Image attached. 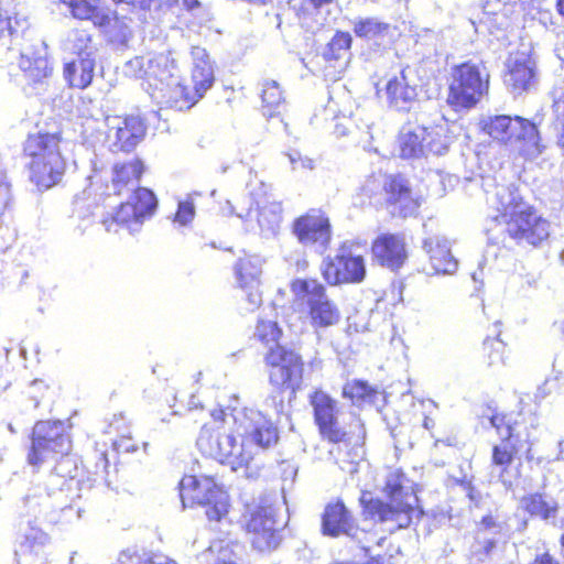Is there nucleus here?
<instances>
[{
  "instance_id": "1",
  "label": "nucleus",
  "mask_w": 564,
  "mask_h": 564,
  "mask_svg": "<svg viewBox=\"0 0 564 564\" xmlns=\"http://www.w3.org/2000/svg\"><path fill=\"white\" fill-rule=\"evenodd\" d=\"M210 415L215 423L227 422V417L231 416L241 441L238 443L236 436L224 427L205 424L197 438V446L203 454L229 465L232 470L248 466L259 448L269 447L278 440L276 429L258 410L243 409L236 414H227L219 409Z\"/></svg>"
},
{
  "instance_id": "2",
  "label": "nucleus",
  "mask_w": 564,
  "mask_h": 564,
  "mask_svg": "<svg viewBox=\"0 0 564 564\" xmlns=\"http://www.w3.org/2000/svg\"><path fill=\"white\" fill-rule=\"evenodd\" d=\"M123 74L142 79L143 89L162 107L189 109L202 98L182 84L177 65L167 54L135 56L123 65Z\"/></svg>"
},
{
  "instance_id": "3",
  "label": "nucleus",
  "mask_w": 564,
  "mask_h": 564,
  "mask_svg": "<svg viewBox=\"0 0 564 564\" xmlns=\"http://www.w3.org/2000/svg\"><path fill=\"white\" fill-rule=\"evenodd\" d=\"M257 338L268 347L264 355L269 367V381L278 390H290L293 394L301 389L303 361L294 350L279 344L282 330L276 322L260 319L256 329Z\"/></svg>"
},
{
  "instance_id": "4",
  "label": "nucleus",
  "mask_w": 564,
  "mask_h": 564,
  "mask_svg": "<svg viewBox=\"0 0 564 564\" xmlns=\"http://www.w3.org/2000/svg\"><path fill=\"white\" fill-rule=\"evenodd\" d=\"M59 133L30 134L24 142V155L29 159L30 180L39 188H51L57 184L66 169L61 153Z\"/></svg>"
},
{
  "instance_id": "5",
  "label": "nucleus",
  "mask_w": 564,
  "mask_h": 564,
  "mask_svg": "<svg viewBox=\"0 0 564 564\" xmlns=\"http://www.w3.org/2000/svg\"><path fill=\"white\" fill-rule=\"evenodd\" d=\"M383 492L388 498L387 502L379 499L366 502V495H362L361 502L366 503V511L380 522L393 523V529L409 527L417 503L410 480L402 471L392 470L387 476Z\"/></svg>"
},
{
  "instance_id": "6",
  "label": "nucleus",
  "mask_w": 564,
  "mask_h": 564,
  "mask_svg": "<svg viewBox=\"0 0 564 564\" xmlns=\"http://www.w3.org/2000/svg\"><path fill=\"white\" fill-rule=\"evenodd\" d=\"M454 141V133L447 122L433 127L405 126L398 137L399 155L406 160H422L430 154L443 155Z\"/></svg>"
},
{
  "instance_id": "7",
  "label": "nucleus",
  "mask_w": 564,
  "mask_h": 564,
  "mask_svg": "<svg viewBox=\"0 0 564 564\" xmlns=\"http://www.w3.org/2000/svg\"><path fill=\"white\" fill-rule=\"evenodd\" d=\"M291 289L295 304L307 311L313 327H329L338 323L339 310L316 280H295Z\"/></svg>"
},
{
  "instance_id": "8",
  "label": "nucleus",
  "mask_w": 564,
  "mask_h": 564,
  "mask_svg": "<svg viewBox=\"0 0 564 564\" xmlns=\"http://www.w3.org/2000/svg\"><path fill=\"white\" fill-rule=\"evenodd\" d=\"M180 497L184 507L188 502L207 506L209 520L219 521L228 512V495L208 476H184L180 481Z\"/></svg>"
},
{
  "instance_id": "9",
  "label": "nucleus",
  "mask_w": 564,
  "mask_h": 564,
  "mask_svg": "<svg viewBox=\"0 0 564 564\" xmlns=\"http://www.w3.org/2000/svg\"><path fill=\"white\" fill-rule=\"evenodd\" d=\"M488 89V80L478 66L464 63L455 67L448 88L447 102L455 110L475 107Z\"/></svg>"
},
{
  "instance_id": "10",
  "label": "nucleus",
  "mask_w": 564,
  "mask_h": 564,
  "mask_svg": "<svg viewBox=\"0 0 564 564\" xmlns=\"http://www.w3.org/2000/svg\"><path fill=\"white\" fill-rule=\"evenodd\" d=\"M69 449L70 441L62 421H40L33 427L28 463L37 468L46 459L56 454L66 455Z\"/></svg>"
},
{
  "instance_id": "11",
  "label": "nucleus",
  "mask_w": 564,
  "mask_h": 564,
  "mask_svg": "<svg viewBox=\"0 0 564 564\" xmlns=\"http://www.w3.org/2000/svg\"><path fill=\"white\" fill-rule=\"evenodd\" d=\"M158 200L153 192L145 187L137 188L126 203H122L115 215L102 220L107 231L126 228L130 234L140 231L144 220L151 217Z\"/></svg>"
},
{
  "instance_id": "12",
  "label": "nucleus",
  "mask_w": 564,
  "mask_h": 564,
  "mask_svg": "<svg viewBox=\"0 0 564 564\" xmlns=\"http://www.w3.org/2000/svg\"><path fill=\"white\" fill-rule=\"evenodd\" d=\"M249 191L251 204L248 207L238 206L236 210L237 217L246 223L253 219V214L258 226L265 237L275 236L282 223V205L279 202L269 200L268 186L258 182L256 185L250 184Z\"/></svg>"
},
{
  "instance_id": "13",
  "label": "nucleus",
  "mask_w": 564,
  "mask_h": 564,
  "mask_svg": "<svg viewBox=\"0 0 564 564\" xmlns=\"http://www.w3.org/2000/svg\"><path fill=\"white\" fill-rule=\"evenodd\" d=\"M501 225L505 226L506 235L519 246L539 247L551 235V223L530 205L520 206Z\"/></svg>"
},
{
  "instance_id": "14",
  "label": "nucleus",
  "mask_w": 564,
  "mask_h": 564,
  "mask_svg": "<svg viewBox=\"0 0 564 564\" xmlns=\"http://www.w3.org/2000/svg\"><path fill=\"white\" fill-rule=\"evenodd\" d=\"M68 6L74 18L90 20L96 26L109 32L113 40L126 43L130 31L123 21H120L115 11L105 6L104 0H62Z\"/></svg>"
},
{
  "instance_id": "15",
  "label": "nucleus",
  "mask_w": 564,
  "mask_h": 564,
  "mask_svg": "<svg viewBox=\"0 0 564 564\" xmlns=\"http://www.w3.org/2000/svg\"><path fill=\"white\" fill-rule=\"evenodd\" d=\"M517 7L516 2L487 0L479 20L480 29L488 31L497 41L506 42L509 30L519 26V18L523 15Z\"/></svg>"
},
{
  "instance_id": "16",
  "label": "nucleus",
  "mask_w": 564,
  "mask_h": 564,
  "mask_svg": "<svg viewBox=\"0 0 564 564\" xmlns=\"http://www.w3.org/2000/svg\"><path fill=\"white\" fill-rule=\"evenodd\" d=\"M292 231L303 246L315 247L323 252L332 239V229L328 217L318 209H311L296 218Z\"/></svg>"
},
{
  "instance_id": "17",
  "label": "nucleus",
  "mask_w": 564,
  "mask_h": 564,
  "mask_svg": "<svg viewBox=\"0 0 564 564\" xmlns=\"http://www.w3.org/2000/svg\"><path fill=\"white\" fill-rule=\"evenodd\" d=\"M275 513V508L267 501L249 511L246 528L252 534V545L261 552L274 549L279 543Z\"/></svg>"
},
{
  "instance_id": "18",
  "label": "nucleus",
  "mask_w": 564,
  "mask_h": 564,
  "mask_svg": "<svg viewBox=\"0 0 564 564\" xmlns=\"http://www.w3.org/2000/svg\"><path fill=\"white\" fill-rule=\"evenodd\" d=\"M106 139L112 152H130L143 138L145 126L138 117L108 116L104 120Z\"/></svg>"
},
{
  "instance_id": "19",
  "label": "nucleus",
  "mask_w": 564,
  "mask_h": 564,
  "mask_svg": "<svg viewBox=\"0 0 564 564\" xmlns=\"http://www.w3.org/2000/svg\"><path fill=\"white\" fill-rule=\"evenodd\" d=\"M532 50L531 42L522 43L521 47L511 53L507 61L505 84L514 95L529 90L534 83L535 62L532 58Z\"/></svg>"
},
{
  "instance_id": "20",
  "label": "nucleus",
  "mask_w": 564,
  "mask_h": 564,
  "mask_svg": "<svg viewBox=\"0 0 564 564\" xmlns=\"http://www.w3.org/2000/svg\"><path fill=\"white\" fill-rule=\"evenodd\" d=\"M324 279L330 285L361 282L366 274L365 260L361 256L340 253L326 258L322 263Z\"/></svg>"
},
{
  "instance_id": "21",
  "label": "nucleus",
  "mask_w": 564,
  "mask_h": 564,
  "mask_svg": "<svg viewBox=\"0 0 564 564\" xmlns=\"http://www.w3.org/2000/svg\"><path fill=\"white\" fill-rule=\"evenodd\" d=\"M311 404L319 431L326 438L333 443L349 440L350 432L339 425L337 402L334 399L323 391H316L311 397Z\"/></svg>"
},
{
  "instance_id": "22",
  "label": "nucleus",
  "mask_w": 564,
  "mask_h": 564,
  "mask_svg": "<svg viewBox=\"0 0 564 564\" xmlns=\"http://www.w3.org/2000/svg\"><path fill=\"white\" fill-rule=\"evenodd\" d=\"M263 259L259 256L240 258L235 265L239 286L247 293L248 310L253 311L262 301L259 291Z\"/></svg>"
},
{
  "instance_id": "23",
  "label": "nucleus",
  "mask_w": 564,
  "mask_h": 564,
  "mask_svg": "<svg viewBox=\"0 0 564 564\" xmlns=\"http://www.w3.org/2000/svg\"><path fill=\"white\" fill-rule=\"evenodd\" d=\"M423 249L429 256L427 274H454L458 260L452 253L449 240L442 235H433L423 240Z\"/></svg>"
},
{
  "instance_id": "24",
  "label": "nucleus",
  "mask_w": 564,
  "mask_h": 564,
  "mask_svg": "<svg viewBox=\"0 0 564 564\" xmlns=\"http://www.w3.org/2000/svg\"><path fill=\"white\" fill-rule=\"evenodd\" d=\"M376 260L391 270L401 268L408 259L405 238L401 234H382L372 243Z\"/></svg>"
},
{
  "instance_id": "25",
  "label": "nucleus",
  "mask_w": 564,
  "mask_h": 564,
  "mask_svg": "<svg viewBox=\"0 0 564 564\" xmlns=\"http://www.w3.org/2000/svg\"><path fill=\"white\" fill-rule=\"evenodd\" d=\"M416 87L415 70L410 66L403 67L398 75L391 77L387 83L386 91L390 105L400 110L408 109L417 96Z\"/></svg>"
},
{
  "instance_id": "26",
  "label": "nucleus",
  "mask_w": 564,
  "mask_h": 564,
  "mask_svg": "<svg viewBox=\"0 0 564 564\" xmlns=\"http://www.w3.org/2000/svg\"><path fill=\"white\" fill-rule=\"evenodd\" d=\"M384 188L388 207L393 216L405 218L415 215L420 207V202L413 196L404 180L393 177L386 183Z\"/></svg>"
},
{
  "instance_id": "27",
  "label": "nucleus",
  "mask_w": 564,
  "mask_h": 564,
  "mask_svg": "<svg viewBox=\"0 0 564 564\" xmlns=\"http://www.w3.org/2000/svg\"><path fill=\"white\" fill-rule=\"evenodd\" d=\"M487 194V202L494 208L497 209L499 215L496 219L502 224L509 219L510 214H516L520 209V206H528L518 188L514 185H494L492 189H485Z\"/></svg>"
},
{
  "instance_id": "28",
  "label": "nucleus",
  "mask_w": 564,
  "mask_h": 564,
  "mask_svg": "<svg viewBox=\"0 0 564 564\" xmlns=\"http://www.w3.org/2000/svg\"><path fill=\"white\" fill-rule=\"evenodd\" d=\"M514 427L512 425L506 426V440H502L501 444L496 445L492 449V463L501 467L499 479L505 487L510 488L512 486V479L508 475V466L513 460V456L520 451L518 435L513 433Z\"/></svg>"
},
{
  "instance_id": "29",
  "label": "nucleus",
  "mask_w": 564,
  "mask_h": 564,
  "mask_svg": "<svg viewBox=\"0 0 564 564\" xmlns=\"http://www.w3.org/2000/svg\"><path fill=\"white\" fill-rule=\"evenodd\" d=\"M193 61L192 67V82L196 96H204L205 93L213 86L215 80L214 66L205 48L193 46L191 50Z\"/></svg>"
},
{
  "instance_id": "30",
  "label": "nucleus",
  "mask_w": 564,
  "mask_h": 564,
  "mask_svg": "<svg viewBox=\"0 0 564 564\" xmlns=\"http://www.w3.org/2000/svg\"><path fill=\"white\" fill-rule=\"evenodd\" d=\"M355 531L354 520L344 503L328 505L323 516L324 534L338 536L340 534L352 535Z\"/></svg>"
},
{
  "instance_id": "31",
  "label": "nucleus",
  "mask_w": 564,
  "mask_h": 564,
  "mask_svg": "<svg viewBox=\"0 0 564 564\" xmlns=\"http://www.w3.org/2000/svg\"><path fill=\"white\" fill-rule=\"evenodd\" d=\"M96 57H76L64 65V78L73 88H87L95 76Z\"/></svg>"
},
{
  "instance_id": "32",
  "label": "nucleus",
  "mask_w": 564,
  "mask_h": 564,
  "mask_svg": "<svg viewBox=\"0 0 564 564\" xmlns=\"http://www.w3.org/2000/svg\"><path fill=\"white\" fill-rule=\"evenodd\" d=\"M354 32L358 37L384 44L392 40L395 29L377 18H359L354 21Z\"/></svg>"
},
{
  "instance_id": "33",
  "label": "nucleus",
  "mask_w": 564,
  "mask_h": 564,
  "mask_svg": "<svg viewBox=\"0 0 564 564\" xmlns=\"http://www.w3.org/2000/svg\"><path fill=\"white\" fill-rule=\"evenodd\" d=\"M40 46H43V43H40ZM42 52L43 47L35 52L28 48L21 52L19 67L33 82H40L50 74L48 62Z\"/></svg>"
},
{
  "instance_id": "34",
  "label": "nucleus",
  "mask_w": 564,
  "mask_h": 564,
  "mask_svg": "<svg viewBox=\"0 0 564 564\" xmlns=\"http://www.w3.org/2000/svg\"><path fill=\"white\" fill-rule=\"evenodd\" d=\"M521 508L528 511L533 517H539L543 520H554L558 511L557 502L542 494H531L524 496L520 501Z\"/></svg>"
},
{
  "instance_id": "35",
  "label": "nucleus",
  "mask_w": 564,
  "mask_h": 564,
  "mask_svg": "<svg viewBox=\"0 0 564 564\" xmlns=\"http://www.w3.org/2000/svg\"><path fill=\"white\" fill-rule=\"evenodd\" d=\"M482 129L492 139L507 143L514 137V118L506 115L489 117L482 121Z\"/></svg>"
},
{
  "instance_id": "36",
  "label": "nucleus",
  "mask_w": 564,
  "mask_h": 564,
  "mask_svg": "<svg viewBox=\"0 0 564 564\" xmlns=\"http://www.w3.org/2000/svg\"><path fill=\"white\" fill-rule=\"evenodd\" d=\"M64 47L76 57L87 56L96 57V48L93 45L90 35L84 30H73L65 43Z\"/></svg>"
},
{
  "instance_id": "37",
  "label": "nucleus",
  "mask_w": 564,
  "mask_h": 564,
  "mask_svg": "<svg viewBox=\"0 0 564 564\" xmlns=\"http://www.w3.org/2000/svg\"><path fill=\"white\" fill-rule=\"evenodd\" d=\"M143 163L138 160H131L126 163H118L113 166V185L120 193V186L138 182L143 173Z\"/></svg>"
},
{
  "instance_id": "38",
  "label": "nucleus",
  "mask_w": 564,
  "mask_h": 564,
  "mask_svg": "<svg viewBox=\"0 0 564 564\" xmlns=\"http://www.w3.org/2000/svg\"><path fill=\"white\" fill-rule=\"evenodd\" d=\"M516 139L527 142L531 152L534 154L542 153L543 147L540 145V135L535 123L514 117V137Z\"/></svg>"
},
{
  "instance_id": "39",
  "label": "nucleus",
  "mask_w": 564,
  "mask_h": 564,
  "mask_svg": "<svg viewBox=\"0 0 564 564\" xmlns=\"http://www.w3.org/2000/svg\"><path fill=\"white\" fill-rule=\"evenodd\" d=\"M262 110L267 117H272L282 105L283 95L280 85L275 80H265L262 85Z\"/></svg>"
},
{
  "instance_id": "40",
  "label": "nucleus",
  "mask_w": 564,
  "mask_h": 564,
  "mask_svg": "<svg viewBox=\"0 0 564 564\" xmlns=\"http://www.w3.org/2000/svg\"><path fill=\"white\" fill-rule=\"evenodd\" d=\"M116 564H177L175 561L161 555L150 554L145 552H137L131 550L122 551Z\"/></svg>"
},
{
  "instance_id": "41",
  "label": "nucleus",
  "mask_w": 564,
  "mask_h": 564,
  "mask_svg": "<svg viewBox=\"0 0 564 564\" xmlns=\"http://www.w3.org/2000/svg\"><path fill=\"white\" fill-rule=\"evenodd\" d=\"M28 28L29 22L25 18H19L18 15L12 18L7 10L0 7V40L24 34Z\"/></svg>"
},
{
  "instance_id": "42",
  "label": "nucleus",
  "mask_w": 564,
  "mask_h": 564,
  "mask_svg": "<svg viewBox=\"0 0 564 564\" xmlns=\"http://www.w3.org/2000/svg\"><path fill=\"white\" fill-rule=\"evenodd\" d=\"M351 45V36L349 33L338 32L334 35L328 44V47L324 52V56L327 59H338L344 57Z\"/></svg>"
},
{
  "instance_id": "43",
  "label": "nucleus",
  "mask_w": 564,
  "mask_h": 564,
  "mask_svg": "<svg viewBox=\"0 0 564 564\" xmlns=\"http://www.w3.org/2000/svg\"><path fill=\"white\" fill-rule=\"evenodd\" d=\"M372 389L364 381L347 382L343 389V395L352 402H359L370 398Z\"/></svg>"
},
{
  "instance_id": "44",
  "label": "nucleus",
  "mask_w": 564,
  "mask_h": 564,
  "mask_svg": "<svg viewBox=\"0 0 564 564\" xmlns=\"http://www.w3.org/2000/svg\"><path fill=\"white\" fill-rule=\"evenodd\" d=\"M11 202V185L7 177V170L0 156V214L6 210Z\"/></svg>"
},
{
  "instance_id": "45",
  "label": "nucleus",
  "mask_w": 564,
  "mask_h": 564,
  "mask_svg": "<svg viewBox=\"0 0 564 564\" xmlns=\"http://www.w3.org/2000/svg\"><path fill=\"white\" fill-rule=\"evenodd\" d=\"M509 2H516L517 8L523 12V20L528 18L535 20L541 14L542 3L540 0H509Z\"/></svg>"
},
{
  "instance_id": "46",
  "label": "nucleus",
  "mask_w": 564,
  "mask_h": 564,
  "mask_svg": "<svg viewBox=\"0 0 564 564\" xmlns=\"http://www.w3.org/2000/svg\"><path fill=\"white\" fill-rule=\"evenodd\" d=\"M292 170H308L315 167V161L308 156L302 155L299 151H291L288 154Z\"/></svg>"
},
{
  "instance_id": "47",
  "label": "nucleus",
  "mask_w": 564,
  "mask_h": 564,
  "mask_svg": "<svg viewBox=\"0 0 564 564\" xmlns=\"http://www.w3.org/2000/svg\"><path fill=\"white\" fill-rule=\"evenodd\" d=\"M195 215V208L192 200L186 199L178 203V209L175 216V221L181 225H187L191 223Z\"/></svg>"
},
{
  "instance_id": "48",
  "label": "nucleus",
  "mask_w": 564,
  "mask_h": 564,
  "mask_svg": "<svg viewBox=\"0 0 564 564\" xmlns=\"http://www.w3.org/2000/svg\"><path fill=\"white\" fill-rule=\"evenodd\" d=\"M422 406L424 411L427 413L423 420V426L426 430H432L435 426L434 420L431 417V414L437 409V404L432 400L422 401Z\"/></svg>"
},
{
  "instance_id": "49",
  "label": "nucleus",
  "mask_w": 564,
  "mask_h": 564,
  "mask_svg": "<svg viewBox=\"0 0 564 564\" xmlns=\"http://www.w3.org/2000/svg\"><path fill=\"white\" fill-rule=\"evenodd\" d=\"M490 424L492 427H495L501 437V440H506V426L511 425L508 421L506 415L502 414H495L490 417Z\"/></svg>"
},
{
  "instance_id": "50",
  "label": "nucleus",
  "mask_w": 564,
  "mask_h": 564,
  "mask_svg": "<svg viewBox=\"0 0 564 564\" xmlns=\"http://www.w3.org/2000/svg\"><path fill=\"white\" fill-rule=\"evenodd\" d=\"M478 531L479 533L482 531L498 533L501 531V524L498 523L492 516H486L479 522Z\"/></svg>"
},
{
  "instance_id": "51",
  "label": "nucleus",
  "mask_w": 564,
  "mask_h": 564,
  "mask_svg": "<svg viewBox=\"0 0 564 564\" xmlns=\"http://www.w3.org/2000/svg\"><path fill=\"white\" fill-rule=\"evenodd\" d=\"M553 107L556 115L564 118V87L553 90Z\"/></svg>"
},
{
  "instance_id": "52",
  "label": "nucleus",
  "mask_w": 564,
  "mask_h": 564,
  "mask_svg": "<svg viewBox=\"0 0 564 564\" xmlns=\"http://www.w3.org/2000/svg\"><path fill=\"white\" fill-rule=\"evenodd\" d=\"M380 187V182L375 177L369 178L361 187V191L367 197H371Z\"/></svg>"
},
{
  "instance_id": "53",
  "label": "nucleus",
  "mask_w": 564,
  "mask_h": 564,
  "mask_svg": "<svg viewBox=\"0 0 564 564\" xmlns=\"http://www.w3.org/2000/svg\"><path fill=\"white\" fill-rule=\"evenodd\" d=\"M25 542L32 544L35 542H42L44 534L40 529L31 528L30 533L24 534Z\"/></svg>"
},
{
  "instance_id": "54",
  "label": "nucleus",
  "mask_w": 564,
  "mask_h": 564,
  "mask_svg": "<svg viewBox=\"0 0 564 564\" xmlns=\"http://www.w3.org/2000/svg\"><path fill=\"white\" fill-rule=\"evenodd\" d=\"M267 403L270 404L275 413H280L283 410V400L280 395H272L267 400Z\"/></svg>"
},
{
  "instance_id": "55",
  "label": "nucleus",
  "mask_w": 564,
  "mask_h": 564,
  "mask_svg": "<svg viewBox=\"0 0 564 564\" xmlns=\"http://www.w3.org/2000/svg\"><path fill=\"white\" fill-rule=\"evenodd\" d=\"M351 426H354L357 430V432H358V435H357L358 440H364L365 435H366V432H365V427H364V424L360 421V419L355 417L352 423H351Z\"/></svg>"
},
{
  "instance_id": "56",
  "label": "nucleus",
  "mask_w": 564,
  "mask_h": 564,
  "mask_svg": "<svg viewBox=\"0 0 564 564\" xmlns=\"http://www.w3.org/2000/svg\"><path fill=\"white\" fill-rule=\"evenodd\" d=\"M460 485L463 486L464 490L466 491L468 498L471 501H476L477 495H476V491L474 490V488L470 486V482L466 481V480H462Z\"/></svg>"
},
{
  "instance_id": "57",
  "label": "nucleus",
  "mask_w": 564,
  "mask_h": 564,
  "mask_svg": "<svg viewBox=\"0 0 564 564\" xmlns=\"http://www.w3.org/2000/svg\"><path fill=\"white\" fill-rule=\"evenodd\" d=\"M532 564H557L549 554H543L534 560Z\"/></svg>"
},
{
  "instance_id": "58",
  "label": "nucleus",
  "mask_w": 564,
  "mask_h": 564,
  "mask_svg": "<svg viewBox=\"0 0 564 564\" xmlns=\"http://www.w3.org/2000/svg\"><path fill=\"white\" fill-rule=\"evenodd\" d=\"M116 444L119 448H123L126 452H134L137 449L134 446H130V445L126 444V440H123V438Z\"/></svg>"
},
{
  "instance_id": "59",
  "label": "nucleus",
  "mask_w": 564,
  "mask_h": 564,
  "mask_svg": "<svg viewBox=\"0 0 564 564\" xmlns=\"http://www.w3.org/2000/svg\"><path fill=\"white\" fill-rule=\"evenodd\" d=\"M183 4H184L187 9L192 10V9H194V8L198 7V6H199V2H198V0H183Z\"/></svg>"
},
{
  "instance_id": "60",
  "label": "nucleus",
  "mask_w": 564,
  "mask_h": 564,
  "mask_svg": "<svg viewBox=\"0 0 564 564\" xmlns=\"http://www.w3.org/2000/svg\"><path fill=\"white\" fill-rule=\"evenodd\" d=\"M315 8H319L324 4L330 3L333 0H308Z\"/></svg>"
},
{
  "instance_id": "61",
  "label": "nucleus",
  "mask_w": 564,
  "mask_h": 564,
  "mask_svg": "<svg viewBox=\"0 0 564 564\" xmlns=\"http://www.w3.org/2000/svg\"><path fill=\"white\" fill-rule=\"evenodd\" d=\"M496 545V542L492 540H488L485 545L486 553H489Z\"/></svg>"
},
{
  "instance_id": "62",
  "label": "nucleus",
  "mask_w": 564,
  "mask_h": 564,
  "mask_svg": "<svg viewBox=\"0 0 564 564\" xmlns=\"http://www.w3.org/2000/svg\"><path fill=\"white\" fill-rule=\"evenodd\" d=\"M557 144L564 150V122H563V131L558 137Z\"/></svg>"
},
{
  "instance_id": "63",
  "label": "nucleus",
  "mask_w": 564,
  "mask_h": 564,
  "mask_svg": "<svg viewBox=\"0 0 564 564\" xmlns=\"http://www.w3.org/2000/svg\"><path fill=\"white\" fill-rule=\"evenodd\" d=\"M558 12L564 15V0H557Z\"/></svg>"
},
{
  "instance_id": "64",
  "label": "nucleus",
  "mask_w": 564,
  "mask_h": 564,
  "mask_svg": "<svg viewBox=\"0 0 564 564\" xmlns=\"http://www.w3.org/2000/svg\"><path fill=\"white\" fill-rule=\"evenodd\" d=\"M556 55L561 61H564V50L562 51L560 47H556Z\"/></svg>"
}]
</instances>
